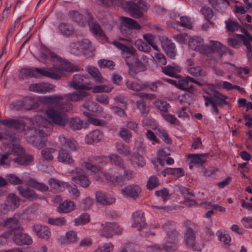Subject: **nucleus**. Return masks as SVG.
I'll use <instances>...</instances> for the list:
<instances>
[{"mask_svg": "<svg viewBox=\"0 0 252 252\" xmlns=\"http://www.w3.org/2000/svg\"><path fill=\"white\" fill-rule=\"evenodd\" d=\"M88 95L85 91H78L64 95H52L45 96L42 98L43 103H57V108L64 112L73 109V105L70 102H77L83 100Z\"/></svg>", "mask_w": 252, "mask_h": 252, "instance_id": "f257e3e1", "label": "nucleus"}, {"mask_svg": "<svg viewBox=\"0 0 252 252\" xmlns=\"http://www.w3.org/2000/svg\"><path fill=\"white\" fill-rule=\"evenodd\" d=\"M51 104L53 106L49 107L45 111V114L51 120L52 123L61 127L66 126L69 122V118L64 112L57 108V103H45Z\"/></svg>", "mask_w": 252, "mask_h": 252, "instance_id": "f03ea898", "label": "nucleus"}, {"mask_svg": "<svg viewBox=\"0 0 252 252\" xmlns=\"http://www.w3.org/2000/svg\"><path fill=\"white\" fill-rule=\"evenodd\" d=\"M122 8L128 12L132 17L139 18L143 15L142 10L147 11L148 6L143 0H131L124 1Z\"/></svg>", "mask_w": 252, "mask_h": 252, "instance_id": "7ed1b4c3", "label": "nucleus"}, {"mask_svg": "<svg viewBox=\"0 0 252 252\" xmlns=\"http://www.w3.org/2000/svg\"><path fill=\"white\" fill-rule=\"evenodd\" d=\"M21 73L27 77L38 78L41 76H43L56 80H58L61 77V74L58 72H53L37 67L23 68L21 70Z\"/></svg>", "mask_w": 252, "mask_h": 252, "instance_id": "20e7f679", "label": "nucleus"}, {"mask_svg": "<svg viewBox=\"0 0 252 252\" xmlns=\"http://www.w3.org/2000/svg\"><path fill=\"white\" fill-rule=\"evenodd\" d=\"M101 226L100 235L106 238H112L114 235H120L122 233L123 228L115 222L101 223Z\"/></svg>", "mask_w": 252, "mask_h": 252, "instance_id": "39448f33", "label": "nucleus"}, {"mask_svg": "<svg viewBox=\"0 0 252 252\" xmlns=\"http://www.w3.org/2000/svg\"><path fill=\"white\" fill-rule=\"evenodd\" d=\"M184 224L187 227L184 234L186 244L189 248L193 249L197 233V230L195 229V225L188 220L185 221Z\"/></svg>", "mask_w": 252, "mask_h": 252, "instance_id": "423d86ee", "label": "nucleus"}, {"mask_svg": "<svg viewBox=\"0 0 252 252\" xmlns=\"http://www.w3.org/2000/svg\"><path fill=\"white\" fill-rule=\"evenodd\" d=\"M90 83L89 78L82 74H74L70 82V87L76 90H90L91 88L88 85Z\"/></svg>", "mask_w": 252, "mask_h": 252, "instance_id": "0eeeda50", "label": "nucleus"}, {"mask_svg": "<svg viewBox=\"0 0 252 252\" xmlns=\"http://www.w3.org/2000/svg\"><path fill=\"white\" fill-rule=\"evenodd\" d=\"M179 235V233L175 229L168 231L166 233L165 239L166 243L169 245L163 244L159 246L156 245L155 247L159 250H165L168 252L172 251L173 248L172 245L176 244L177 243Z\"/></svg>", "mask_w": 252, "mask_h": 252, "instance_id": "6e6552de", "label": "nucleus"}, {"mask_svg": "<svg viewBox=\"0 0 252 252\" xmlns=\"http://www.w3.org/2000/svg\"><path fill=\"white\" fill-rule=\"evenodd\" d=\"M38 106L39 103L36 99L31 97H26L23 101H17L14 105V108L17 110L22 108L30 110L37 108Z\"/></svg>", "mask_w": 252, "mask_h": 252, "instance_id": "1a4fd4ad", "label": "nucleus"}, {"mask_svg": "<svg viewBox=\"0 0 252 252\" xmlns=\"http://www.w3.org/2000/svg\"><path fill=\"white\" fill-rule=\"evenodd\" d=\"M13 241L18 245H30L32 243L31 237L26 233H23L22 228H18L13 236Z\"/></svg>", "mask_w": 252, "mask_h": 252, "instance_id": "9d476101", "label": "nucleus"}, {"mask_svg": "<svg viewBox=\"0 0 252 252\" xmlns=\"http://www.w3.org/2000/svg\"><path fill=\"white\" fill-rule=\"evenodd\" d=\"M204 53H214L218 54L220 58L222 55L225 53V50L226 47L223 46L222 45L219 41L211 40L209 45H205Z\"/></svg>", "mask_w": 252, "mask_h": 252, "instance_id": "9b49d317", "label": "nucleus"}, {"mask_svg": "<svg viewBox=\"0 0 252 252\" xmlns=\"http://www.w3.org/2000/svg\"><path fill=\"white\" fill-rule=\"evenodd\" d=\"M73 172L76 174V175L71 177L72 181L85 188L90 186L91 181L85 173L83 172L82 169L76 168Z\"/></svg>", "mask_w": 252, "mask_h": 252, "instance_id": "f8f14e48", "label": "nucleus"}, {"mask_svg": "<svg viewBox=\"0 0 252 252\" xmlns=\"http://www.w3.org/2000/svg\"><path fill=\"white\" fill-rule=\"evenodd\" d=\"M147 226L144 218V213L142 211L137 210L132 214V227L137 228L140 231Z\"/></svg>", "mask_w": 252, "mask_h": 252, "instance_id": "ddd939ff", "label": "nucleus"}, {"mask_svg": "<svg viewBox=\"0 0 252 252\" xmlns=\"http://www.w3.org/2000/svg\"><path fill=\"white\" fill-rule=\"evenodd\" d=\"M19 195L31 201L36 200L38 197V194L27 186H19L17 187Z\"/></svg>", "mask_w": 252, "mask_h": 252, "instance_id": "4468645a", "label": "nucleus"}, {"mask_svg": "<svg viewBox=\"0 0 252 252\" xmlns=\"http://www.w3.org/2000/svg\"><path fill=\"white\" fill-rule=\"evenodd\" d=\"M161 47L166 54L171 59H174L177 54L175 44L167 38H163L161 40Z\"/></svg>", "mask_w": 252, "mask_h": 252, "instance_id": "2eb2a0df", "label": "nucleus"}, {"mask_svg": "<svg viewBox=\"0 0 252 252\" xmlns=\"http://www.w3.org/2000/svg\"><path fill=\"white\" fill-rule=\"evenodd\" d=\"M189 82H192L198 85L199 86H202V83L196 80L195 79L187 76L185 79L179 80L178 81L177 86L178 88L182 90H189V91H196L194 86L189 85Z\"/></svg>", "mask_w": 252, "mask_h": 252, "instance_id": "dca6fc26", "label": "nucleus"}, {"mask_svg": "<svg viewBox=\"0 0 252 252\" xmlns=\"http://www.w3.org/2000/svg\"><path fill=\"white\" fill-rule=\"evenodd\" d=\"M55 87L51 84L47 83H39L31 85L29 90L34 92L44 94L54 90Z\"/></svg>", "mask_w": 252, "mask_h": 252, "instance_id": "f3484780", "label": "nucleus"}, {"mask_svg": "<svg viewBox=\"0 0 252 252\" xmlns=\"http://www.w3.org/2000/svg\"><path fill=\"white\" fill-rule=\"evenodd\" d=\"M141 191V189L139 185H130L122 189V192L125 195L134 199L138 198Z\"/></svg>", "mask_w": 252, "mask_h": 252, "instance_id": "a211bd4d", "label": "nucleus"}, {"mask_svg": "<svg viewBox=\"0 0 252 252\" xmlns=\"http://www.w3.org/2000/svg\"><path fill=\"white\" fill-rule=\"evenodd\" d=\"M32 229L38 238L48 240L51 236V232L46 226L35 224L32 226Z\"/></svg>", "mask_w": 252, "mask_h": 252, "instance_id": "6ab92c4d", "label": "nucleus"}, {"mask_svg": "<svg viewBox=\"0 0 252 252\" xmlns=\"http://www.w3.org/2000/svg\"><path fill=\"white\" fill-rule=\"evenodd\" d=\"M122 53L125 58V61L130 70L132 69V61L136 60L135 56V50L132 47H129L125 45Z\"/></svg>", "mask_w": 252, "mask_h": 252, "instance_id": "aec40b11", "label": "nucleus"}, {"mask_svg": "<svg viewBox=\"0 0 252 252\" xmlns=\"http://www.w3.org/2000/svg\"><path fill=\"white\" fill-rule=\"evenodd\" d=\"M205 45L203 44V39L200 37H194L190 39L189 42V48L194 51H198L200 53L204 54Z\"/></svg>", "mask_w": 252, "mask_h": 252, "instance_id": "412c9836", "label": "nucleus"}, {"mask_svg": "<svg viewBox=\"0 0 252 252\" xmlns=\"http://www.w3.org/2000/svg\"><path fill=\"white\" fill-rule=\"evenodd\" d=\"M39 122H37V126L38 129L36 130L37 134L40 138H44L50 135L51 133V130L49 127L45 126L46 121L42 118H38Z\"/></svg>", "mask_w": 252, "mask_h": 252, "instance_id": "4be33fe9", "label": "nucleus"}, {"mask_svg": "<svg viewBox=\"0 0 252 252\" xmlns=\"http://www.w3.org/2000/svg\"><path fill=\"white\" fill-rule=\"evenodd\" d=\"M4 205L7 209L18 208L20 205V199L17 195L14 193H9L6 197Z\"/></svg>", "mask_w": 252, "mask_h": 252, "instance_id": "5701e85b", "label": "nucleus"}, {"mask_svg": "<svg viewBox=\"0 0 252 252\" xmlns=\"http://www.w3.org/2000/svg\"><path fill=\"white\" fill-rule=\"evenodd\" d=\"M95 199L97 202L104 205H110L115 201L114 197L108 196L105 192L100 191L96 192Z\"/></svg>", "mask_w": 252, "mask_h": 252, "instance_id": "b1692460", "label": "nucleus"}, {"mask_svg": "<svg viewBox=\"0 0 252 252\" xmlns=\"http://www.w3.org/2000/svg\"><path fill=\"white\" fill-rule=\"evenodd\" d=\"M58 71H66L68 72H74L79 70L78 66L74 65L65 60H62L60 64L54 67Z\"/></svg>", "mask_w": 252, "mask_h": 252, "instance_id": "393cba45", "label": "nucleus"}, {"mask_svg": "<svg viewBox=\"0 0 252 252\" xmlns=\"http://www.w3.org/2000/svg\"><path fill=\"white\" fill-rule=\"evenodd\" d=\"M75 204L74 202L66 200L60 203L57 208V211L60 213H68L75 209Z\"/></svg>", "mask_w": 252, "mask_h": 252, "instance_id": "a878e982", "label": "nucleus"}, {"mask_svg": "<svg viewBox=\"0 0 252 252\" xmlns=\"http://www.w3.org/2000/svg\"><path fill=\"white\" fill-rule=\"evenodd\" d=\"M82 50L83 54L88 57L94 56L95 50L92 42L88 39H84L81 42Z\"/></svg>", "mask_w": 252, "mask_h": 252, "instance_id": "bb28decb", "label": "nucleus"}, {"mask_svg": "<svg viewBox=\"0 0 252 252\" xmlns=\"http://www.w3.org/2000/svg\"><path fill=\"white\" fill-rule=\"evenodd\" d=\"M89 25L90 30L95 35L103 40L107 39L105 33L98 23L94 21L89 22Z\"/></svg>", "mask_w": 252, "mask_h": 252, "instance_id": "cd10ccee", "label": "nucleus"}, {"mask_svg": "<svg viewBox=\"0 0 252 252\" xmlns=\"http://www.w3.org/2000/svg\"><path fill=\"white\" fill-rule=\"evenodd\" d=\"M121 27H124L128 29L140 30V25L134 20L126 17H121Z\"/></svg>", "mask_w": 252, "mask_h": 252, "instance_id": "c85d7f7f", "label": "nucleus"}, {"mask_svg": "<svg viewBox=\"0 0 252 252\" xmlns=\"http://www.w3.org/2000/svg\"><path fill=\"white\" fill-rule=\"evenodd\" d=\"M103 137L102 133L98 130H93L89 133L85 137V141L88 144L100 141Z\"/></svg>", "mask_w": 252, "mask_h": 252, "instance_id": "c756f323", "label": "nucleus"}, {"mask_svg": "<svg viewBox=\"0 0 252 252\" xmlns=\"http://www.w3.org/2000/svg\"><path fill=\"white\" fill-rule=\"evenodd\" d=\"M59 140L62 146L67 148L71 151L76 150V141L67 138L63 135H61L59 137Z\"/></svg>", "mask_w": 252, "mask_h": 252, "instance_id": "7c9ffc66", "label": "nucleus"}, {"mask_svg": "<svg viewBox=\"0 0 252 252\" xmlns=\"http://www.w3.org/2000/svg\"><path fill=\"white\" fill-rule=\"evenodd\" d=\"M12 160L19 165L27 166L33 161V158L30 155H22L14 158Z\"/></svg>", "mask_w": 252, "mask_h": 252, "instance_id": "2f4dec72", "label": "nucleus"}, {"mask_svg": "<svg viewBox=\"0 0 252 252\" xmlns=\"http://www.w3.org/2000/svg\"><path fill=\"white\" fill-rule=\"evenodd\" d=\"M58 160L59 162L66 164L72 163L73 159L70 154L65 149H62L59 152Z\"/></svg>", "mask_w": 252, "mask_h": 252, "instance_id": "473e14b6", "label": "nucleus"}, {"mask_svg": "<svg viewBox=\"0 0 252 252\" xmlns=\"http://www.w3.org/2000/svg\"><path fill=\"white\" fill-rule=\"evenodd\" d=\"M132 165H137L139 167H143L145 164L143 157L137 153H134L128 159Z\"/></svg>", "mask_w": 252, "mask_h": 252, "instance_id": "72a5a7b5", "label": "nucleus"}, {"mask_svg": "<svg viewBox=\"0 0 252 252\" xmlns=\"http://www.w3.org/2000/svg\"><path fill=\"white\" fill-rule=\"evenodd\" d=\"M60 32L64 36H69L74 33V28L71 25L65 23H62L58 27Z\"/></svg>", "mask_w": 252, "mask_h": 252, "instance_id": "f704fd0d", "label": "nucleus"}, {"mask_svg": "<svg viewBox=\"0 0 252 252\" xmlns=\"http://www.w3.org/2000/svg\"><path fill=\"white\" fill-rule=\"evenodd\" d=\"M104 175L106 180L119 186H123L126 182L122 175L116 176L115 177L111 176L109 174H104Z\"/></svg>", "mask_w": 252, "mask_h": 252, "instance_id": "c9c22d12", "label": "nucleus"}, {"mask_svg": "<svg viewBox=\"0 0 252 252\" xmlns=\"http://www.w3.org/2000/svg\"><path fill=\"white\" fill-rule=\"evenodd\" d=\"M87 71L95 81L98 83H104L105 79L102 77L101 73L98 69L94 67H89Z\"/></svg>", "mask_w": 252, "mask_h": 252, "instance_id": "e433bc0d", "label": "nucleus"}, {"mask_svg": "<svg viewBox=\"0 0 252 252\" xmlns=\"http://www.w3.org/2000/svg\"><path fill=\"white\" fill-rule=\"evenodd\" d=\"M210 91L212 93V96H208L204 95L203 97L205 101L209 102L211 105L214 103H215L216 101L222 97V96L225 95L224 94L220 93L218 91L213 88L210 89Z\"/></svg>", "mask_w": 252, "mask_h": 252, "instance_id": "4c0bfd02", "label": "nucleus"}, {"mask_svg": "<svg viewBox=\"0 0 252 252\" xmlns=\"http://www.w3.org/2000/svg\"><path fill=\"white\" fill-rule=\"evenodd\" d=\"M108 158L111 164L122 169L125 168L124 161L119 155L113 154L109 155Z\"/></svg>", "mask_w": 252, "mask_h": 252, "instance_id": "58836bf2", "label": "nucleus"}, {"mask_svg": "<svg viewBox=\"0 0 252 252\" xmlns=\"http://www.w3.org/2000/svg\"><path fill=\"white\" fill-rule=\"evenodd\" d=\"M68 124L70 128L73 130H78L82 128L84 122L78 117H74L69 120Z\"/></svg>", "mask_w": 252, "mask_h": 252, "instance_id": "ea45409f", "label": "nucleus"}, {"mask_svg": "<svg viewBox=\"0 0 252 252\" xmlns=\"http://www.w3.org/2000/svg\"><path fill=\"white\" fill-rule=\"evenodd\" d=\"M18 221L16 218H9L7 219L3 223V226L10 229L11 232H14L18 228H21L18 225Z\"/></svg>", "mask_w": 252, "mask_h": 252, "instance_id": "a19ab883", "label": "nucleus"}, {"mask_svg": "<svg viewBox=\"0 0 252 252\" xmlns=\"http://www.w3.org/2000/svg\"><path fill=\"white\" fill-rule=\"evenodd\" d=\"M208 157L207 154H190L188 157L191 160V162L195 164H202L206 161L205 158Z\"/></svg>", "mask_w": 252, "mask_h": 252, "instance_id": "79ce46f5", "label": "nucleus"}, {"mask_svg": "<svg viewBox=\"0 0 252 252\" xmlns=\"http://www.w3.org/2000/svg\"><path fill=\"white\" fill-rule=\"evenodd\" d=\"M116 147L117 152L125 156H128L130 155V150L129 147L121 142H117Z\"/></svg>", "mask_w": 252, "mask_h": 252, "instance_id": "37998d69", "label": "nucleus"}, {"mask_svg": "<svg viewBox=\"0 0 252 252\" xmlns=\"http://www.w3.org/2000/svg\"><path fill=\"white\" fill-rule=\"evenodd\" d=\"M161 70L163 73L168 76L172 77H177V75L176 72L178 71V66L173 64V65H167L164 67H161Z\"/></svg>", "mask_w": 252, "mask_h": 252, "instance_id": "c03bdc74", "label": "nucleus"}, {"mask_svg": "<svg viewBox=\"0 0 252 252\" xmlns=\"http://www.w3.org/2000/svg\"><path fill=\"white\" fill-rule=\"evenodd\" d=\"M30 185L35 189L42 192L47 191L49 190V187L43 183L37 182L33 179L29 180Z\"/></svg>", "mask_w": 252, "mask_h": 252, "instance_id": "a18cd8bd", "label": "nucleus"}, {"mask_svg": "<svg viewBox=\"0 0 252 252\" xmlns=\"http://www.w3.org/2000/svg\"><path fill=\"white\" fill-rule=\"evenodd\" d=\"M56 150L53 148L46 147L43 149L41 152L42 158L44 160H51L54 158L53 154L55 153Z\"/></svg>", "mask_w": 252, "mask_h": 252, "instance_id": "49530a36", "label": "nucleus"}, {"mask_svg": "<svg viewBox=\"0 0 252 252\" xmlns=\"http://www.w3.org/2000/svg\"><path fill=\"white\" fill-rule=\"evenodd\" d=\"M227 98L226 95L222 96V97L220 98L219 100L212 104V112L217 115L219 112V110L217 106L220 107H223L224 105L227 104V102L226 99Z\"/></svg>", "mask_w": 252, "mask_h": 252, "instance_id": "de8ad7c7", "label": "nucleus"}, {"mask_svg": "<svg viewBox=\"0 0 252 252\" xmlns=\"http://www.w3.org/2000/svg\"><path fill=\"white\" fill-rule=\"evenodd\" d=\"M126 86L128 89H130L135 92H139L143 90L145 86L137 82H133L129 80H127L126 82Z\"/></svg>", "mask_w": 252, "mask_h": 252, "instance_id": "09e8293b", "label": "nucleus"}, {"mask_svg": "<svg viewBox=\"0 0 252 252\" xmlns=\"http://www.w3.org/2000/svg\"><path fill=\"white\" fill-rule=\"evenodd\" d=\"M90 220V215L87 213H83L74 220L76 225H81L88 223Z\"/></svg>", "mask_w": 252, "mask_h": 252, "instance_id": "8fccbe9b", "label": "nucleus"}, {"mask_svg": "<svg viewBox=\"0 0 252 252\" xmlns=\"http://www.w3.org/2000/svg\"><path fill=\"white\" fill-rule=\"evenodd\" d=\"M189 72L195 77H204L206 75V72L201 66L190 67L188 68Z\"/></svg>", "mask_w": 252, "mask_h": 252, "instance_id": "3c124183", "label": "nucleus"}, {"mask_svg": "<svg viewBox=\"0 0 252 252\" xmlns=\"http://www.w3.org/2000/svg\"><path fill=\"white\" fill-rule=\"evenodd\" d=\"M129 69H130L129 68ZM146 68L142 63L139 60L132 61V69H129V73L134 71L135 73L143 71L145 70Z\"/></svg>", "mask_w": 252, "mask_h": 252, "instance_id": "603ef678", "label": "nucleus"}, {"mask_svg": "<svg viewBox=\"0 0 252 252\" xmlns=\"http://www.w3.org/2000/svg\"><path fill=\"white\" fill-rule=\"evenodd\" d=\"M226 29L231 32L238 31L240 28V26L236 20L228 19L225 21Z\"/></svg>", "mask_w": 252, "mask_h": 252, "instance_id": "864d4df0", "label": "nucleus"}, {"mask_svg": "<svg viewBox=\"0 0 252 252\" xmlns=\"http://www.w3.org/2000/svg\"><path fill=\"white\" fill-rule=\"evenodd\" d=\"M160 185L158 178L155 175L151 176L148 179L146 187L149 190H152Z\"/></svg>", "mask_w": 252, "mask_h": 252, "instance_id": "5fc2aeb1", "label": "nucleus"}, {"mask_svg": "<svg viewBox=\"0 0 252 252\" xmlns=\"http://www.w3.org/2000/svg\"><path fill=\"white\" fill-rule=\"evenodd\" d=\"M7 181L13 185H20L23 184V181L14 174H7L5 176Z\"/></svg>", "mask_w": 252, "mask_h": 252, "instance_id": "6e6d98bb", "label": "nucleus"}, {"mask_svg": "<svg viewBox=\"0 0 252 252\" xmlns=\"http://www.w3.org/2000/svg\"><path fill=\"white\" fill-rule=\"evenodd\" d=\"M25 153L24 149L19 145L14 144L11 147V149L8 151V154L14 155L18 157L22 155Z\"/></svg>", "mask_w": 252, "mask_h": 252, "instance_id": "4d7b16f0", "label": "nucleus"}, {"mask_svg": "<svg viewBox=\"0 0 252 252\" xmlns=\"http://www.w3.org/2000/svg\"><path fill=\"white\" fill-rule=\"evenodd\" d=\"M161 115L163 119L167 122L169 123L171 125H175L179 126L180 122L179 120L175 117L174 115L168 114L167 113H162Z\"/></svg>", "mask_w": 252, "mask_h": 252, "instance_id": "13d9d810", "label": "nucleus"}, {"mask_svg": "<svg viewBox=\"0 0 252 252\" xmlns=\"http://www.w3.org/2000/svg\"><path fill=\"white\" fill-rule=\"evenodd\" d=\"M48 223L53 225L63 226L66 224V221L64 217L50 218L48 219Z\"/></svg>", "mask_w": 252, "mask_h": 252, "instance_id": "bf43d9fd", "label": "nucleus"}, {"mask_svg": "<svg viewBox=\"0 0 252 252\" xmlns=\"http://www.w3.org/2000/svg\"><path fill=\"white\" fill-rule=\"evenodd\" d=\"M119 136L126 142L129 143L132 136L131 133L127 128L124 127L120 128Z\"/></svg>", "mask_w": 252, "mask_h": 252, "instance_id": "052dcab7", "label": "nucleus"}, {"mask_svg": "<svg viewBox=\"0 0 252 252\" xmlns=\"http://www.w3.org/2000/svg\"><path fill=\"white\" fill-rule=\"evenodd\" d=\"M135 45L137 48L141 51L144 52H149L151 51V49L150 46L147 43L143 41L142 40H137L135 43Z\"/></svg>", "mask_w": 252, "mask_h": 252, "instance_id": "680f3d73", "label": "nucleus"}, {"mask_svg": "<svg viewBox=\"0 0 252 252\" xmlns=\"http://www.w3.org/2000/svg\"><path fill=\"white\" fill-rule=\"evenodd\" d=\"M155 107L162 112V113L168 112V108L169 104L164 101L157 100L154 103Z\"/></svg>", "mask_w": 252, "mask_h": 252, "instance_id": "e2e57ef3", "label": "nucleus"}, {"mask_svg": "<svg viewBox=\"0 0 252 252\" xmlns=\"http://www.w3.org/2000/svg\"><path fill=\"white\" fill-rule=\"evenodd\" d=\"M136 104L142 115H147L149 113V108L146 105L144 100L142 99L138 100L136 101Z\"/></svg>", "mask_w": 252, "mask_h": 252, "instance_id": "0e129e2a", "label": "nucleus"}, {"mask_svg": "<svg viewBox=\"0 0 252 252\" xmlns=\"http://www.w3.org/2000/svg\"><path fill=\"white\" fill-rule=\"evenodd\" d=\"M98 63L101 68H108L110 69H113L115 65L113 61L105 59L99 60Z\"/></svg>", "mask_w": 252, "mask_h": 252, "instance_id": "69168bd1", "label": "nucleus"}, {"mask_svg": "<svg viewBox=\"0 0 252 252\" xmlns=\"http://www.w3.org/2000/svg\"><path fill=\"white\" fill-rule=\"evenodd\" d=\"M114 248L111 243H105L102 246L98 247L93 252H111Z\"/></svg>", "mask_w": 252, "mask_h": 252, "instance_id": "338daca9", "label": "nucleus"}, {"mask_svg": "<svg viewBox=\"0 0 252 252\" xmlns=\"http://www.w3.org/2000/svg\"><path fill=\"white\" fill-rule=\"evenodd\" d=\"M201 235L204 240L209 241L214 236V233L210 227L205 226L203 228Z\"/></svg>", "mask_w": 252, "mask_h": 252, "instance_id": "774afa93", "label": "nucleus"}]
</instances>
